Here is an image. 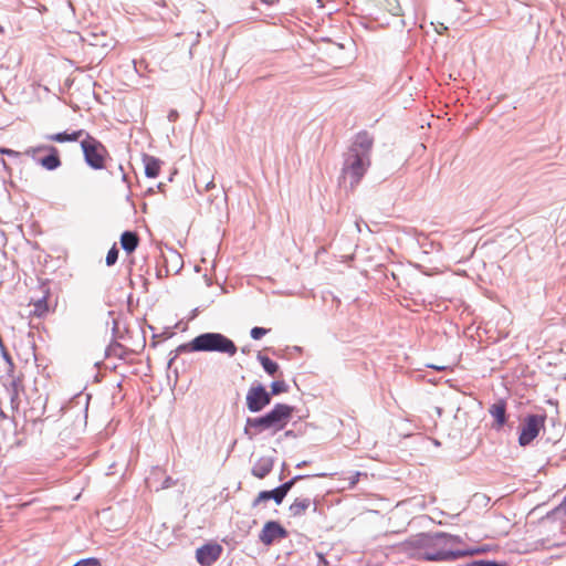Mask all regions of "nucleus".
<instances>
[{"label": "nucleus", "mask_w": 566, "mask_h": 566, "mask_svg": "<svg viewBox=\"0 0 566 566\" xmlns=\"http://www.w3.org/2000/svg\"><path fill=\"white\" fill-rule=\"evenodd\" d=\"M374 138L367 132L358 133L344 155L342 181L354 189L363 179L371 164Z\"/></svg>", "instance_id": "nucleus-1"}, {"label": "nucleus", "mask_w": 566, "mask_h": 566, "mask_svg": "<svg viewBox=\"0 0 566 566\" xmlns=\"http://www.w3.org/2000/svg\"><path fill=\"white\" fill-rule=\"evenodd\" d=\"M459 542V536L444 533L421 535L418 539L419 557L424 560H453L465 554L453 551V545Z\"/></svg>", "instance_id": "nucleus-2"}, {"label": "nucleus", "mask_w": 566, "mask_h": 566, "mask_svg": "<svg viewBox=\"0 0 566 566\" xmlns=\"http://www.w3.org/2000/svg\"><path fill=\"white\" fill-rule=\"evenodd\" d=\"M237 350L235 344L220 333L200 334L191 342L179 345L176 349L177 353L217 352L230 357L234 356Z\"/></svg>", "instance_id": "nucleus-3"}, {"label": "nucleus", "mask_w": 566, "mask_h": 566, "mask_svg": "<svg viewBox=\"0 0 566 566\" xmlns=\"http://www.w3.org/2000/svg\"><path fill=\"white\" fill-rule=\"evenodd\" d=\"M293 413V407L285 403H277L266 415L258 418H248L247 427L255 428L259 431L272 430L276 433L284 429ZM248 433V428L244 429Z\"/></svg>", "instance_id": "nucleus-4"}, {"label": "nucleus", "mask_w": 566, "mask_h": 566, "mask_svg": "<svg viewBox=\"0 0 566 566\" xmlns=\"http://www.w3.org/2000/svg\"><path fill=\"white\" fill-rule=\"evenodd\" d=\"M81 148L83 150L85 161L91 168H104L107 151L101 142L87 134L86 137L82 139Z\"/></svg>", "instance_id": "nucleus-5"}, {"label": "nucleus", "mask_w": 566, "mask_h": 566, "mask_svg": "<svg viewBox=\"0 0 566 566\" xmlns=\"http://www.w3.org/2000/svg\"><path fill=\"white\" fill-rule=\"evenodd\" d=\"M546 421L545 415H530L521 424L518 444L521 447L528 446L544 428Z\"/></svg>", "instance_id": "nucleus-6"}, {"label": "nucleus", "mask_w": 566, "mask_h": 566, "mask_svg": "<svg viewBox=\"0 0 566 566\" xmlns=\"http://www.w3.org/2000/svg\"><path fill=\"white\" fill-rule=\"evenodd\" d=\"M245 399L251 412H259L271 402V396L262 385L250 387Z\"/></svg>", "instance_id": "nucleus-7"}, {"label": "nucleus", "mask_w": 566, "mask_h": 566, "mask_svg": "<svg viewBox=\"0 0 566 566\" xmlns=\"http://www.w3.org/2000/svg\"><path fill=\"white\" fill-rule=\"evenodd\" d=\"M287 532L277 522H266L260 532L259 538L264 545H271L274 541L286 537Z\"/></svg>", "instance_id": "nucleus-8"}, {"label": "nucleus", "mask_w": 566, "mask_h": 566, "mask_svg": "<svg viewBox=\"0 0 566 566\" xmlns=\"http://www.w3.org/2000/svg\"><path fill=\"white\" fill-rule=\"evenodd\" d=\"M222 547L218 544H207L199 547L196 552V558L202 566H211L220 557Z\"/></svg>", "instance_id": "nucleus-9"}, {"label": "nucleus", "mask_w": 566, "mask_h": 566, "mask_svg": "<svg viewBox=\"0 0 566 566\" xmlns=\"http://www.w3.org/2000/svg\"><path fill=\"white\" fill-rule=\"evenodd\" d=\"M50 150L51 154L41 159V165L48 170H54L61 165L57 156L56 148L52 146H40L38 148H30L25 151L27 155H33L35 151Z\"/></svg>", "instance_id": "nucleus-10"}, {"label": "nucleus", "mask_w": 566, "mask_h": 566, "mask_svg": "<svg viewBox=\"0 0 566 566\" xmlns=\"http://www.w3.org/2000/svg\"><path fill=\"white\" fill-rule=\"evenodd\" d=\"M88 133L84 129H77V130H65L61 133L55 134H49L45 136V139L49 142H55V143H72L80 140L82 143V139L86 137Z\"/></svg>", "instance_id": "nucleus-11"}, {"label": "nucleus", "mask_w": 566, "mask_h": 566, "mask_svg": "<svg viewBox=\"0 0 566 566\" xmlns=\"http://www.w3.org/2000/svg\"><path fill=\"white\" fill-rule=\"evenodd\" d=\"M490 415L494 418V428L501 429L506 422V405L503 400L493 403L489 408Z\"/></svg>", "instance_id": "nucleus-12"}, {"label": "nucleus", "mask_w": 566, "mask_h": 566, "mask_svg": "<svg viewBox=\"0 0 566 566\" xmlns=\"http://www.w3.org/2000/svg\"><path fill=\"white\" fill-rule=\"evenodd\" d=\"M314 504L312 502L311 496H301L296 497L294 502L290 505L289 511L292 516H302L310 509V506ZM314 510H316V505L314 504Z\"/></svg>", "instance_id": "nucleus-13"}, {"label": "nucleus", "mask_w": 566, "mask_h": 566, "mask_svg": "<svg viewBox=\"0 0 566 566\" xmlns=\"http://www.w3.org/2000/svg\"><path fill=\"white\" fill-rule=\"evenodd\" d=\"M143 164L145 167V175L148 178H156L159 175L161 161L150 155L143 156Z\"/></svg>", "instance_id": "nucleus-14"}, {"label": "nucleus", "mask_w": 566, "mask_h": 566, "mask_svg": "<svg viewBox=\"0 0 566 566\" xmlns=\"http://www.w3.org/2000/svg\"><path fill=\"white\" fill-rule=\"evenodd\" d=\"M273 468V460L271 458H260L252 468V474L259 479L265 478Z\"/></svg>", "instance_id": "nucleus-15"}, {"label": "nucleus", "mask_w": 566, "mask_h": 566, "mask_svg": "<svg viewBox=\"0 0 566 566\" xmlns=\"http://www.w3.org/2000/svg\"><path fill=\"white\" fill-rule=\"evenodd\" d=\"M120 244L126 252L130 253L138 245V237L134 232L125 231L120 237Z\"/></svg>", "instance_id": "nucleus-16"}, {"label": "nucleus", "mask_w": 566, "mask_h": 566, "mask_svg": "<svg viewBox=\"0 0 566 566\" xmlns=\"http://www.w3.org/2000/svg\"><path fill=\"white\" fill-rule=\"evenodd\" d=\"M273 499L276 504H281L283 497L279 493V489H274L272 491H262L259 493L258 497L253 502V506H256L260 502Z\"/></svg>", "instance_id": "nucleus-17"}, {"label": "nucleus", "mask_w": 566, "mask_h": 566, "mask_svg": "<svg viewBox=\"0 0 566 566\" xmlns=\"http://www.w3.org/2000/svg\"><path fill=\"white\" fill-rule=\"evenodd\" d=\"M258 360L262 365L263 369L270 375H274L279 369V365L275 361L262 354L258 355Z\"/></svg>", "instance_id": "nucleus-18"}, {"label": "nucleus", "mask_w": 566, "mask_h": 566, "mask_svg": "<svg viewBox=\"0 0 566 566\" xmlns=\"http://www.w3.org/2000/svg\"><path fill=\"white\" fill-rule=\"evenodd\" d=\"M305 476L304 475H296L294 476L293 479H291L290 481L281 484L277 489H279V493L281 494V496L284 499L285 495L287 494V492L292 489V486L295 484L296 481L298 480H302L304 479Z\"/></svg>", "instance_id": "nucleus-19"}, {"label": "nucleus", "mask_w": 566, "mask_h": 566, "mask_svg": "<svg viewBox=\"0 0 566 566\" xmlns=\"http://www.w3.org/2000/svg\"><path fill=\"white\" fill-rule=\"evenodd\" d=\"M287 385L283 380L273 381L271 384V391L273 395H279L281 392L287 391Z\"/></svg>", "instance_id": "nucleus-20"}, {"label": "nucleus", "mask_w": 566, "mask_h": 566, "mask_svg": "<svg viewBox=\"0 0 566 566\" xmlns=\"http://www.w3.org/2000/svg\"><path fill=\"white\" fill-rule=\"evenodd\" d=\"M104 38H105L104 34L101 35V36H97L96 34H92V40L90 41V43L93 46H101V48H104V49L111 48L112 44L108 43V42L103 41Z\"/></svg>", "instance_id": "nucleus-21"}, {"label": "nucleus", "mask_w": 566, "mask_h": 566, "mask_svg": "<svg viewBox=\"0 0 566 566\" xmlns=\"http://www.w3.org/2000/svg\"><path fill=\"white\" fill-rule=\"evenodd\" d=\"M117 259H118V250H117L115 247H113V248L107 252L106 260H105V261H106V264H107L108 266H111V265H113V264H115V263H116Z\"/></svg>", "instance_id": "nucleus-22"}, {"label": "nucleus", "mask_w": 566, "mask_h": 566, "mask_svg": "<svg viewBox=\"0 0 566 566\" xmlns=\"http://www.w3.org/2000/svg\"><path fill=\"white\" fill-rule=\"evenodd\" d=\"M269 329L263 327H253L250 332V335L253 339H261L265 334H268Z\"/></svg>", "instance_id": "nucleus-23"}, {"label": "nucleus", "mask_w": 566, "mask_h": 566, "mask_svg": "<svg viewBox=\"0 0 566 566\" xmlns=\"http://www.w3.org/2000/svg\"><path fill=\"white\" fill-rule=\"evenodd\" d=\"M73 566H101V563L96 558H84L75 563Z\"/></svg>", "instance_id": "nucleus-24"}, {"label": "nucleus", "mask_w": 566, "mask_h": 566, "mask_svg": "<svg viewBox=\"0 0 566 566\" xmlns=\"http://www.w3.org/2000/svg\"><path fill=\"white\" fill-rule=\"evenodd\" d=\"M360 475V472H355L346 479L348 481V489H353L357 484Z\"/></svg>", "instance_id": "nucleus-25"}, {"label": "nucleus", "mask_w": 566, "mask_h": 566, "mask_svg": "<svg viewBox=\"0 0 566 566\" xmlns=\"http://www.w3.org/2000/svg\"><path fill=\"white\" fill-rule=\"evenodd\" d=\"M1 350V355L3 357V359L6 360V363L9 365L10 369L13 368V361H12V358L11 356L9 355V353L7 352L6 347H3V349H0Z\"/></svg>", "instance_id": "nucleus-26"}, {"label": "nucleus", "mask_w": 566, "mask_h": 566, "mask_svg": "<svg viewBox=\"0 0 566 566\" xmlns=\"http://www.w3.org/2000/svg\"><path fill=\"white\" fill-rule=\"evenodd\" d=\"M468 566H499V565L494 562L476 560V562L469 564Z\"/></svg>", "instance_id": "nucleus-27"}, {"label": "nucleus", "mask_w": 566, "mask_h": 566, "mask_svg": "<svg viewBox=\"0 0 566 566\" xmlns=\"http://www.w3.org/2000/svg\"><path fill=\"white\" fill-rule=\"evenodd\" d=\"M175 485V481L170 478V476H167L164 481V484H163V489H167V488H170Z\"/></svg>", "instance_id": "nucleus-28"}, {"label": "nucleus", "mask_w": 566, "mask_h": 566, "mask_svg": "<svg viewBox=\"0 0 566 566\" xmlns=\"http://www.w3.org/2000/svg\"><path fill=\"white\" fill-rule=\"evenodd\" d=\"M178 116H179V115H178V112H177V111H175V109H171V111L169 112V114H168V119H169L170 122H176V120H177V118H178Z\"/></svg>", "instance_id": "nucleus-29"}, {"label": "nucleus", "mask_w": 566, "mask_h": 566, "mask_svg": "<svg viewBox=\"0 0 566 566\" xmlns=\"http://www.w3.org/2000/svg\"><path fill=\"white\" fill-rule=\"evenodd\" d=\"M0 153H2V154H7V155H9V156H17V155H18V153H17V151H14V150H12V149H8V148H1V149H0Z\"/></svg>", "instance_id": "nucleus-30"}, {"label": "nucleus", "mask_w": 566, "mask_h": 566, "mask_svg": "<svg viewBox=\"0 0 566 566\" xmlns=\"http://www.w3.org/2000/svg\"><path fill=\"white\" fill-rule=\"evenodd\" d=\"M448 28L443 24V23H439L437 27H436V31L439 33V34H442L444 31H447Z\"/></svg>", "instance_id": "nucleus-31"}, {"label": "nucleus", "mask_w": 566, "mask_h": 566, "mask_svg": "<svg viewBox=\"0 0 566 566\" xmlns=\"http://www.w3.org/2000/svg\"><path fill=\"white\" fill-rule=\"evenodd\" d=\"M214 187V182L213 180H210L207 185H206V190H210Z\"/></svg>", "instance_id": "nucleus-32"}, {"label": "nucleus", "mask_w": 566, "mask_h": 566, "mask_svg": "<svg viewBox=\"0 0 566 566\" xmlns=\"http://www.w3.org/2000/svg\"><path fill=\"white\" fill-rule=\"evenodd\" d=\"M305 464H306V461H302V462L297 463V465H296V467H297V468H301V467H303V465H305Z\"/></svg>", "instance_id": "nucleus-33"}, {"label": "nucleus", "mask_w": 566, "mask_h": 566, "mask_svg": "<svg viewBox=\"0 0 566 566\" xmlns=\"http://www.w3.org/2000/svg\"><path fill=\"white\" fill-rule=\"evenodd\" d=\"M430 367L434 368V369H438V370H441L443 369V367H440V366H434V365H431Z\"/></svg>", "instance_id": "nucleus-34"}, {"label": "nucleus", "mask_w": 566, "mask_h": 566, "mask_svg": "<svg viewBox=\"0 0 566 566\" xmlns=\"http://www.w3.org/2000/svg\"><path fill=\"white\" fill-rule=\"evenodd\" d=\"M306 491H308L310 493H312L314 491V488L313 486H307L306 488Z\"/></svg>", "instance_id": "nucleus-35"}, {"label": "nucleus", "mask_w": 566, "mask_h": 566, "mask_svg": "<svg viewBox=\"0 0 566 566\" xmlns=\"http://www.w3.org/2000/svg\"><path fill=\"white\" fill-rule=\"evenodd\" d=\"M356 228H357L358 232H360V231H361V230H360V224H359V222H358V221L356 222Z\"/></svg>", "instance_id": "nucleus-36"}, {"label": "nucleus", "mask_w": 566, "mask_h": 566, "mask_svg": "<svg viewBox=\"0 0 566 566\" xmlns=\"http://www.w3.org/2000/svg\"><path fill=\"white\" fill-rule=\"evenodd\" d=\"M318 557H319V559L324 560V563L326 564V560L323 558L322 554H318Z\"/></svg>", "instance_id": "nucleus-37"}, {"label": "nucleus", "mask_w": 566, "mask_h": 566, "mask_svg": "<svg viewBox=\"0 0 566 566\" xmlns=\"http://www.w3.org/2000/svg\"><path fill=\"white\" fill-rule=\"evenodd\" d=\"M315 476H325V474L321 473V474H316Z\"/></svg>", "instance_id": "nucleus-38"}, {"label": "nucleus", "mask_w": 566, "mask_h": 566, "mask_svg": "<svg viewBox=\"0 0 566 566\" xmlns=\"http://www.w3.org/2000/svg\"><path fill=\"white\" fill-rule=\"evenodd\" d=\"M2 32H3V28L0 25V33H2Z\"/></svg>", "instance_id": "nucleus-39"}]
</instances>
